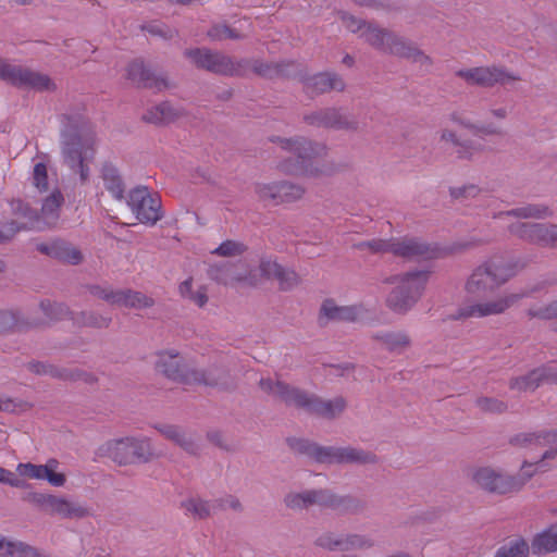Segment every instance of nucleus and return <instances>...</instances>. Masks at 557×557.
<instances>
[{
  "label": "nucleus",
  "instance_id": "nucleus-58",
  "mask_svg": "<svg viewBox=\"0 0 557 557\" xmlns=\"http://www.w3.org/2000/svg\"><path fill=\"white\" fill-rule=\"evenodd\" d=\"M10 557H50L37 548L23 542H13Z\"/></svg>",
  "mask_w": 557,
  "mask_h": 557
},
{
  "label": "nucleus",
  "instance_id": "nucleus-10",
  "mask_svg": "<svg viewBox=\"0 0 557 557\" xmlns=\"http://www.w3.org/2000/svg\"><path fill=\"white\" fill-rule=\"evenodd\" d=\"M0 79L18 88L38 91H52L57 88L48 75L4 61H0Z\"/></svg>",
  "mask_w": 557,
  "mask_h": 557
},
{
  "label": "nucleus",
  "instance_id": "nucleus-43",
  "mask_svg": "<svg viewBox=\"0 0 557 557\" xmlns=\"http://www.w3.org/2000/svg\"><path fill=\"white\" fill-rule=\"evenodd\" d=\"M530 552V544L523 537H516L500 546L495 557H528Z\"/></svg>",
  "mask_w": 557,
  "mask_h": 557
},
{
  "label": "nucleus",
  "instance_id": "nucleus-29",
  "mask_svg": "<svg viewBox=\"0 0 557 557\" xmlns=\"http://www.w3.org/2000/svg\"><path fill=\"white\" fill-rule=\"evenodd\" d=\"M188 384H202L211 387H227L230 384L228 372L218 366H212L208 369L193 368L189 373Z\"/></svg>",
  "mask_w": 557,
  "mask_h": 557
},
{
  "label": "nucleus",
  "instance_id": "nucleus-16",
  "mask_svg": "<svg viewBox=\"0 0 557 557\" xmlns=\"http://www.w3.org/2000/svg\"><path fill=\"white\" fill-rule=\"evenodd\" d=\"M508 232L528 243L557 248V224L516 221L508 225Z\"/></svg>",
  "mask_w": 557,
  "mask_h": 557
},
{
  "label": "nucleus",
  "instance_id": "nucleus-54",
  "mask_svg": "<svg viewBox=\"0 0 557 557\" xmlns=\"http://www.w3.org/2000/svg\"><path fill=\"white\" fill-rule=\"evenodd\" d=\"M40 309L50 320H62L71 313L64 304L51 302L50 300H42L40 302Z\"/></svg>",
  "mask_w": 557,
  "mask_h": 557
},
{
  "label": "nucleus",
  "instance_id": "nucleus-51",
  "mask_svg": "<svg viewBox=\"0 0 557 557\" xmlns=\"http://www.w3.org/2000/svg\"><path fill=\"white\" fill-rule=\"evenodd\" d=\"M374 546V541L368 535L358 533L344 534L343 552L351 549H369Z\"/></svg>",
  "mask_w": 557,
  "mask_h": 557
},
{
  "label": "nucleus",
  "instance_id": "nucleus-4",
  "mask_svg": "<svg viewBox=\"0 0 557 557\" xmlns=\"http://www.w3.org/2000/svg\"><path fill=\"white\" fill-rule=\"evenodd\" d=\"M283 503L293 511L308 510L317 506L341 515H357L364 509V503L361 499L351 495H338L327 488L290 491L284 496Z\"/></svg>",
  "mask_w": 557,
  "mask_h": 557
},
{
  "label": "nucleus",
  "instance_id": "nucleus-63",
  "mask_svg": "<svg viewBox=\"0 0 557 557\" xmlns=\"http://www.w3.org/2000/svg\"><path fill=\"white\" fill-rule=\"evenodd\" d=\"M33 184L39 191H46L48 188V174L45 163H37L33 171Z\"/></svg>",
  "mask_w": 557,
  "mask_h": 557
},
{
  "label": "nucleus",
  "instance_id": "nucleus-48",
  "mask_svg": "<svg viewBox=\"0 0 557 557\" xmlns=\"http://www.w3.org/2000/svg\"><path fill=\"white\" fill-rule=\"evenodd\" d=\"M344 544V534L333 531H325L319 534L314 540V545L329 552L342 550Z\"/></svg>",
  "mask_w": 557,
  "mask_h": 557
},
{
  "label": "nucleus",
  "instance_id": "nucleus-27",
  "mask_svg": "<svg viewBox=\"0 0 557 557\" xmlns=\"http://www.w3.org/2000/svg\"><path fill=\"white\" fill-rule=\"evenodd\" d=\"M248 61L250 62L248 72L252 71L267 78H274L278 76L296 77L300 73V65L294 61H283L277 63H268L260 60Z\"/></svg>",
  "mask_w": 557,
  "mask_h": 557
},
{
  "label": "nucleus",
  "instance_id": "nucleus-52",
  "mask_svg": "<svg viewBox=\"0 0 557 557\" xmlns=\"http://www.w3.org/2000/svg\"><path fill=\"white\" fill-rule=\"evenodd\" d=\"M475 406L479 410L485 413H503L508 408L505 401L494 397L486 396L478 397L475 399Z\"/></svg>",
  "mask_w": 557,
  "mask_h": 557
},
{
  "label": "nucleus",
  "instance_id": "nucleus-19",
  "mask_svg": "<svg viewBox=\"0 0 557 557\" xmlns=\"http://www.w3.org/2000/svg\"><path fill=\"white\" fill-rule=\"evenodd\" d=\"M304 121L315 127L357 131L358 121L348 113L335 108L320 109L304 116Z\"/></svg>",
  "mask_w": 557,
  "mask_h": 557
},
{
  "label": "nucleus",
  "instance_id": "nucleus-13",
  "mask_svg": "<svg viewBox=\"0 0 557 557\" xmlns=\"http://www.w3.org/2000/svg\"><path fill=\"white\" fill-rule=\"evenodd\" d=\"M455 75L470 86L482 88H492L520 79L519 76L499 65L465 67L456 71Z\"/></svg>",
  "mask_w": 557,
  "mask_h": 557
},
{
  "label": "nucleus",
  "instance_id": "nucleus-37",
  "mask_svg": "<svg viewBox=\"0 0 557 557\" xmlns=\"http://www.w3.org/2000/svg\"><path fill=\"white\" fill-rule=\"evenodd\" d=\"M530 546L532 554L537 556L557 552V525L535 534Z\"/></svg>",
  "mask_w": 557,
  "mask_h": 557
},
{
  "label": "nucleus",
  "instance_id": "nucleus-5",
  "mask_svg": "<svg viewBox=\"0 0 557 557\" xmlns=\"http://www.w3.org/2000/svg\"><path fill=\"white\" fill-rule=\"evenodd\" d=\"M428 280L429 272L424 270L409 271L389 277L387 283L395 287L386 298V306L396 313H407L420 300Z\"/></svg>",
  "mask_w": 557,
  "mask_h": 557
},
{
  "label": "nucleus",
  "instance_id": "nucleus-8",
  "mask_svg": "<svg viewBox=\"0 0 557 557\" xmlns=\"http://www.w3.org/2000/svg\"><path fill=\"white\" fill-rule=\"evenodd\" d=\"M102 451L119 465L148 462L160 456L147 437H125L109 441L103 445Z\"/></svg>",
  "mask_w": 557,
  "mask_h": 557
},
{
  "label": "nucleus",
  "instance_id": "nucleus-60",
  "mask_svg": "<svg viewBox=\"0 0 557 557\" xmlns=\"http://www.w3.org/2000/svg\"><path fill=\"white\" fill-rule=\"evenodd\" d=\"M245 246L238 242L225 240L219 247H216L212 253L222 257H235L243 253Z\"/></svg>",
  "mask_w": 557,
  "mask_h": 557
},
{
  "label": "nucleus",
  "instance_id": "nucleus-25",
  "mask_svg": "<svg viewBox=\"0 0 557 557\" xmlns=\"http://www.w3.org/2000/svg\"><path fill=\"white\" fill-rule=\"evenodd\" d=\"M379 458L375 454L351 446H327L325 463L375 465Z\"/></svg>",
  "mask_w": 557,
  "mask_h": 557
},
{
  "label": "nucleus",
  "instance_id": "nucleus-64",
  "mask_svg": "<svg viewBox=\"0 0 557 557\" xmlns=\"http://www.w3.org/2000/svg\"><path fill=\"white\" fill-rule=\"evenodd\" d=\"M540 384H557V369L553 366H546L535 369Z\"/></svg>",
  "mask_w": 557,
  "mask_h": 557
},
{
  "label": "nucleus",
  "instance_id": "nucleus-18",
  "mask_svg": "<svg viewBox=\"0 0 557 557\" xmlns=\"http://www.w3.org/2000/svg\"><path fill=\"white\" fill-rule=\"evenodd\" d=\"M207 274L210 280L225 286H256L259 283L257 273L244 263L222 262L212 264L209 267Z\"/></svg>",
  "mask_w": 557,
  "mask_h": 557
},
{
  "label": "nucleus",
  "instance_id": "nucleus-24",
  "mask_svg": "<svg viewBox=\"0 0 557 557\" xmlns=\"http://www.w3.org/2000/svg\"><path fill=\"white\" fill-rule=\"evenodd\" d=\"M368 318V310L362 305L337 306L333 300H325L321 307L319 321L326 324L329 321L357 322Z\"/></svg>",
  "mask_w": 557,
  "mask_h": 557
},
{
  "label": "nucleus",
  "instance_id": "nucleus-2",
  "mask_svg": "<svg viewBox=\"0 0 557 557\" xmlns=\"http://www.w3.org/2000/svg\"><path fill=\"white\" fill-rule=\"evenodd\" d=\"M259 386L262 392L283 400L287 406L301 408L324 419L332 420L339 417L347 407V401L343 396H336L333 399H323L317 395L309 394L282 381H274L270 377H262L259 381Z\"/></svg>",
  "mask_w": 557,
  "mask_h": 557
},
{
  "label": "nucleus",
  "instance_id": "nucleus-47",
  "mask_svg": "<svg viewBox=\"0 0 557 557\" xmlns=\"http://www.w3.org/2000/svg\"><path fill=\"white\" fill-rule=\"evenodd\" d=\"M77 325L106 329L111 323V318L92 311H83L72 318Z\"/></svg>",
  "mask_w": 557,
  "mask_h": 557
},
{
  "label": "nucleus",
  "instance_id": "nucleus-62",
  "mask_svg": "<svg viewBox=\"0 0 557 557\" xmlns=\"http://www.w3.org/2000/svg\"><path fill=\"white\" fill-rule=\"evenodd\" d=\"M528 315L530 318H539L543 320H550L557 318V300L548 304L545 307L529 309Z\"/></svg>",
  "mask_w": 557,
  "mask_h": 557
},
{
  "label": "nucleus",
  "instance_id": "nucleus-39",
  "mask_svg": "<svg viewBox=\"0 0 557 557\" xmlns=\"http://www.w3.org/2000/svg\"><path fill=\"white\" fill-rule=\"evenodd\" d=\"M101 173L106 189L115 199L122 200L124 198V184L117 169L112 164H104Z\"/></svg>",
  "mask_w": 557,
  "mask_h": 557
},
{
  "label": "nucleus",
  "instance_id": "nucleus-21",
  "mask_svg": "<svg viewBox=\"0 0 557 557\" xmlns=\"http://www.w3.org/2000/svg\"><path fill=\"white\" fill-rule=\"evenodd\" d=\"M385 53L407 59L426 69L433 65L432 58L422 51L417 44L393 30Z\"/></svg>",
  "mask_w": 557,
  "mask_h": 557
},
{
  "label": "nucleus",
  "instance_id": "nucleus-15",
  "mask_svg": "<svg viewBox=\"0 0 557 557\" xmlns=\"http://www.w3.org/2000/svg\"><path fill=\"white\" fill-rule=\"evenodd\" d=\"M529 295V290H522L519 293H510L493 300L466 305L460 307L451 318L454 320H459L500 314Z\"/></svg>",
  "mask_w": 557,
  "mask_h": 557
},
{
  "label": "nucleus",
  "instance_id": "nucleus-14",
  "mask_svg": "<svg viewBox=\"0 0 557 557\" xmlns=\"http://www.w3.org/2000/svg\"><path fill=\"white\" fill-rule=\"evenodd\" d=\"M89 293L110 305L129 309L140 310L151 308L154 305L153 298L131 288L113 289L110 286L91 285Z\"/></svg>",
  "mask_w": 557,
  "mask_h": 557
},
{
  "label": "nucleus",
  "instance_id": "nucleus-3",
  "mask_svg": "<svg viewBox=\"0 0 557 557\" xmlns=\"http://www.w3.org/2000/svg\"><path fill=\"white\" fill-rule=\"evenodd\" d=\"M90 133V123L85 115L81 113L64 115L62 129L63 162L74 173L79 174L82 183H85L89 177V169L86 162L91 157Z\"/></svg>",
  "mask_w": 557,
  "mask_h": 557
},
{
  "label": "nucleus",
  "instance_id": "nucleus-17",
  "mask_svg": "<svg viewBox=\"0 0 557 557\" xmlns=\"http://www.w3.org/2000/svg\"><path fill=\"white\" fill-rule=\"evenodd\" d=\"M14 219L9 222L0 223V244L10 242L18 232L22 231H41L40 221L28 203L22 200L11 202Z\"/></svg>",
  "mask_w": 557,
  "mask_h": 557
},
{
  "label": "nucleus",
  "instance_id": "nucleus-28",
  "mask_svg": "<svg viewBox=\"0 0 557 557\" xmlns=\"http://www.w3.org/2000/svg\"><path fill=\"white\" fill-rule=\"evenodd\" d=\"M156 429L168 440L174 442L177 446L190 455L198 454L200 447L197 436L181 426L172 424H159Z\"/></svg>",
  "mask_w": 557,
  "mask_h": 557
},
{
  "label": "nucleus",
  "instance_id": "nucleus-56",
  "mask_svg": "<svg viewBox=\"0 0 557 557\" xmlns=\"http://www.w3.org/2000/svg\"><path fill=\"white\" fill-rule=\"evenodd\" d=\"M481 188L475 184H465L461 186H454L449 188V195L451 198L465 201L468 199L475 198L480 195Z\"/></svg>",
  "mask_w": 557,
  "mask_h": 557
},
{
  "label": "nucleus",
  "instance_id": "nucleus-1",
  "mask_svg": "<svg viewBox=\"0 0 557 557\" xmlns=\"http://www.w3.org/2000/svg\"><path fill=\"white\" fill-rule=\"evenodd\" d=\"M271 141L278 147L294 154L296 158H286L277 164V169L294 176L321 177L331 174V168L326 163H322L319 159L326 156L327 148L325 145L312 141L304 136L295 137H273Z\"/></svg>",
  "mask_w": 557,
  "mask_h": 557
},
{
  "label": "nucleus",
  "instance_id": "nucleus-33",
  "mask_svg": "<svg viewBox=\"0 0 557 557\" xmlns=\"http://www.w3.org/2000/svg\"><path fill=\"white\" fill-rule=\"evenodd\" d=\"M184 114L185 111L182 107L165 101L150 108L144 115V120L153 124H162L174 122Z\"/></svg>",
  "mask_w": 557,
  "mask_h": 557
},
{
  "label": "nucleus",
  "instance_id": "nucleus-31",
  "mask_svg": "<svg viewBox=\"0 0 557 557\" xmlns=\"http://www.w3.org/2000/svg\"><path fill=\"white\" fill-rule=\"evenodd\" d=\"M305 87L307 92L319 95L331 90L343 91L345 83L336 73H319L306 78Z\"/></svg>",
  "mask_w": 557,
  "mask_h": 557
},
{
  "label": "nucleus",
  "instance_id": "nucleus-26",
  "mask_svg": "<svg viewBox=\"0 0 557 557\" xmlns=\"http://www.w3.org/2000/svg\"><path fill=\"white\" fill-rule=\"evenodd\" d=\"M127 78L139 87L154 88L157 90L168 89L173 86L165 77L157 76L145 66L143 61L138 60L129 63Z\"/></svg>",
  "mask_w": 557,
  "mask_h": 557
},
{
  "label": "nucleus",
  "instance_id": "nucleus-50",
  "mask_svg": "<svg viewBox=\"0 0 557 557\" xmlns=\"http://www.w3.org/2000/svg\"><path fill=\"white\" fill-rule=\"evenodd\" d=\"M540 384L536 370H532L525 375L513 377L509 381V388L518 392H533Z\"/></svg>",
  "mask_w": 557,
  "mask_h": 557
},
{
  "label": "nucleus",
  "instance_id": "nucleus-30",
  "mask_svg": "<svg viewBox=\"0 0 557 557\" xmlns=\"http://www.w3.org/2000/svg\"><path fill=\"white\" fill-rule=\"evenodd\" d=\"M48 513L59 515L65 519H82L91 515L90 509L79 502H72L53 495Z\"/></svg>",
  "mask_w": 557,
  "mask_h": 557
},
{
  "label": "nucleus",
  "instance_id": "nucleus-34",
  "mask_svg": "<svg viewBox=\"0 0 557 557\" xmlns=\"http://www.w3.org/2000/svg\"><path fill=\"white\" fill-rule=\"evenodd\" d=\"M552 210L540 203H530L522 207L515 208L508 211H502L494 214V219H504L508 216H515L518 219H545L552 216Z\"/></svg>",
  "mask_w": 557,
  "mask_h": 557
},
{
  "label": "nucleus",
  "instance_id": "nucleus-22",
  "mask_svg": "<svg viewBox=\"0 0 557 557\" xmlns=\"http://www.w3.org/2000/svg\"><path fill=\"white\" fill-rule=\"evenodd\" d=\"M59 461L54 458L47 460L45 465H35L32 462L18 463L16 472L21 476L33 480H47L48 483L55 487H61L66 482V476L63 473L57 472Z\"/></svg>",
  "mask_w": 557,
  "mask_h": 557
},
{
  "label": "nucleus",
  "instance_id": "nucleus-7",
  "mask_svg": "<svg viewBox=\"0 0 557 557\" xmlns=\"http://www.w3.org/2000/svg\"><path fill=\"white\" fill-rule=\"evenodd\" d=\"M530 463L524 461L521 466V474L509 475L492 467H482L473 471L472 480L482 490L494 494H508L519 492L534 475V471H528Z\"/></svg>",
  "mask_w": 557,
  "mask_h": 557
},
{
  "label": "nucleus",
  "instance_id": "nucleus-11",
  "mask_svg": "<svg viewBox=\"0 0 557 557\" xmlns=\"http://www.w3.org/2000/svg\"><path fill=\"white\" fill-rule=\"evenodd\" d=\"M511 444L531 450L545 448L540 459L534 462L525 460L530 463L528 470L534 466L536 467L535 470H533L534 473L536 471H547L548 467L546 466V460L555 459L557 457V431L550 430L520 433L511 438Z\"/></svg>",
  "mask_w": 557,
  "mask_h": 557
},
{
  "label": "nucleus",
  "instance_id": "nucleus-36",
  "mask_svg": "<svg viewBox=\"0 0 557 557\" xmlns=\"http://www.w3.org/2000/svg\"><path fill=\"white\" fill-rule=\"evenodd\" d=\"M392 30L388 28L381 27L380 25L370 22L369 26L360 34V38L363 39L373 49L385 53Z\"/></svg>",
  "mask_w": 557,
  "mask_h": 557
},
{
  "label": "nucleus",
  "instance_id": "nucleus-61",
  "mask_svg": "<svg viewBox=\"0 0 557 557\" xmlns=\"http://www.w3.org/2000/svg\"><path fill=\"white\" fill-rule=\"evenodd\" d=\"M388 239L374 238L371 240L360 242L355 245L358 250H368L372 253H387Z\"/></svg>",
  "mask_w": 557,
  "mask_h": 557
},
{
  "label": "nucleus",
  "instance_id": "nucleus-41",
  "mask_svg": "<svg viewBox=\"0 0 557 557\" xmlns=\"http://www.w3.org/2000/svg\"><path fill=\"white\" fill-rule=\"evenodd\" d=\"M53 259L64 263L76 265L83 261V255L81 250L77 249L72 244L55 238Z\"/></svg>",
  "mask_w": 557,
  "mask_h": 557
},
{
  "label": "nucleus",
  "instance_id": "nucleus-12",
  "mask_svg": "<svg viewBox=\"0 0 557 557\" xmlns=\"http://www.w3.org/2000/svg\"><path fill=\"white\" fill-rule=\"evenodd\" d=\"M126 202L143 224L152 226L163 216L160 197L151 194L147 187L137 186L129 190Z\"/></svg>",
  "mask_w": 557,
  "mask_h": 557
},
{
  "label": "nucleus",
  "instance_id": "nucleus-42",
  "mask_svg": "<svg viewBox=\"0 0 557 557\" xmlns=\"http://www.w3.org/2000/svg\"><path fill=\"white\" fill-rule=\"evenodd\" d=\"M442 140L453 143L456 146L457 157L460 159H471L475 153L482 150L480 145L472 143H460L455 132L450 129H443L441 133Z\"/></svg>",
  "mask_w": 557,
  "mask_h": 557
},
{
  "label": "nucleus",
  "instance_id": "nucleus-44",
  "mask_svg": "<svg viewBox=\"0 0 557 557\" xmlns=\"http://www.w3.org/2000/svg\"><path fill=\"white\" fill-rule=\"evenodd\" d=\"M182 507L187 513L198 519L208 518L215 511V504L213 502L203 500L200 498H190L182 503Z\"/></svg>",
  "mask_w": 557,
  "mask_h": 557
},
{
  "label": "nucleus",
  "instance_id": "nucleus-40",
  "mask_svg": "<svg viewBox=\"0 0 557 557\" xmlns=\"http://www.w3.org/2000/svg\"><path fill=\"white\" fill-rule=\"evenodd\" d=\"M26 369L38 375H49L55 379L73 380L76 377L75 373L71 370L55 367L51 363L41 361H29L26 363Z\"/></svg>",
  "mask_w": 557,
  "mask_h": 557
},
{
  "label": "nucleus",
  "instance_id": "nucleus-57",
  "mask_svg": "<svg viewBox=\"0 0 557 557\" xmlns=\"http://www.w3.org/2000/svg\"><path fill=\"white\" fill-rule=\"evenodd\" d=\"M208 36L213 40L243 38V36L236 29H233L224 24L213 25L208 30Z\"/></svg>",
  "mask_w": 557,
  "mask_h": 557
},
{
  "label": "nucleus",
  "instance_id": "nucleus-23",
  "mask_svg": "<svg viewBox=\"0 0 557 557\" xmlns=\"http://www.w3.org/2000/svg\"><path fill=\"white\" fill-rule=\"evenodd\" d=\"M387 252L407 260L428 259L433 255V250L425 242L413 237L389 238Z\"/></svg>",
  "mask_w": 557,
  "mask_h": 557
},
{
  "label": "nucleus",
  "instance_id": "nucleus-20",
  "mask_svg": "<svg viewBox=\"0 0 557 557\" xmlns=\"http://www.w3.org/2000/svg\"><path fill=\"white\" fill-rule=\"evenodd\" d=\"M154 367L157 372L163 374L169 380L183 384H188L189 373L194 368L175 349L159 351Z\"/></svg>",
  "mask_w": 557,
  "mask_h": 557
},
{
  "label": "nucleus",
  "instance_id": "nucleus-59",
  "mask_svg": "<svg viewBox=\"0 0 557 557\" xmlns=\"http://www.w3.org/2000/svg\"><path fill=\"white\" fill-rule=\"evenodd\" d=\"M339 16L343 25L354 34L360 35L364 30V28H367V26H369L370 24V22L357 18L356 16L347 12H341Z\"/></svg>",
  "mask_w": 557,
  "mask_h": 557
},
{
  "label": "nucleus",
  "instance_id": "nucleus-32",
  "mask_svg": "<svg viewBox=\"0 0 557 557\" xmlns=\"http://www.w3.org/2000/svg\"><path fill=\"white\" fill-rule=\"evenodd\" d=\"M63 201L64 198L61 191L54 190L44 200L40 214H38L36 210L32 209L40 221L41 230L45 227H52L57 224Z\"/></svg>",
  "mask_w": 557,
  "mask_h": 557
},
{
  "label": "nucleus",
  "instance_id": "nucleus-6",
  "mask_svg": "<svg viewBox=\"0 0 557 557\" xmlns=\"http://www.w3.org/2000/svg\"><path fill=\"white\" fill-rule=\"evenodd\" d=\"M184 55L196 67L222 76H245L250 64L248 59H236L208 48L186 49Z\"/></svg>",
  "mask_w": 557,
  "mask_h": 557
},
{
  "label": "nucleus",
  "instance_id": "nucleus-49",
  "mask_svg": "<svg viewBox=\"0 0 557 557\" xmlns=\"http://www.w3.org/2000/svg\"><path fill=\"white\" fill-rule=\"evenodd\" d=\"M280 203L295 202L302 198L306 189L302 185L289 181H280Z\"/></svg>",
  "mask_w": 557,
  "mask_h": 557
},
{
  "label": "nucleus",
  "instance_id": "nucleus-35",
  "mask_svg": "<svg viewBox=\"0 0 557 557\" xmlns=\"http://www.w3.org/2000/svg\"><path fill=\"white\" fill-rule=\"evenodd\" d=\"M373 338L394 354H401L411 345L410 336L404 331L377 332L373 335Z\"/></svg>",
  "mask_w": 557,
  "mask_h": 557
},
{
  "label": "nucleus",
  "instance_id": "nucleus-38",
  "mask_svg": "<svg viewBox=\"0 0 557 557\" xmlns=\"http://www.w3.org/2000/svg\"><path fill=\"white\" fill-rule=\"evenodd\" d=\"M288 445L293 450L307 455L318 462L325 463L327 446H320L304 438H288Z\"/></svg>",
  "mask_w": 557,
  "mask_h": 557
},
{
  "label": "nucleus",
  "instance_id": "nucleus-46",
  "mask_svg": "<svg viewBox=\"0 0 557 557\" xmlns=\"http://www.w3.org/2000/svg\"><path fill=\"white\" fill-rule=\"evenodd\" d=\"M280 188V181L271 183H257L255 185V193L261 201L277 206L281 205Z\"/></svg>",
  "mask_w": 557,
  "mask_h": 557
},
{
  "label": "nucleus",
  "instance_id": "nucleus-45",
  "mask_svg": "<svg viewBox=\"0 0 557 557\" xmlns=\"http://www.w3.org/2000/svg\"><path fill=\"white\" fill-rule=\"evenodd\" d=\"M32 326H37V323L21 320L16 313L11 311H0V333L25 331Z\"/></svg>",
  "mask_w": 557,
  "mask_h": 557
},
{
  "label": "nucleus",
  "instance_id": "nucleus-53",
  "mask_svg": "<svg viewBox=\"0 0 557 557\" xmlns=\"http://www.w3.org/2000/svg\"><path fill=\"white\" fill-rule=\"evenodd\" d=\"M271 278L276 280L280 288L283 290L292 289L299 282L298 275L295 271L282 265L278 267V270L274 272Z\"/></svg>",
  "mask_w": 557,
  "mask_h": 557
},
{
  "label": "nucleus",
  "instance_id": "nucleus-9",
  "mask_svg": "<svg viewBox=\"0 0 557 557\" xmlns=\"http://www.w3.org/2000/svg\"><path fill=\"white\" fill-rule=\"evenodd\" d=\"M513 275L512 269L497 261H487L475 268L467 281L466 290L474 296H483L505 284Z\"/></svg>",
  "mask_w": 557,
  "mask_h": 557
},
{
  "label": "nucleus",
  "instance_id": "nucleus-55",
  "mask_svg": "<svg viewBox=\"0 0 557 557\" xmlns=\"http://www.w3.org/2000/svg\"><path fill=\"white\" fill-rule=\"evenodd\" d=\"M32 408V404L21 400L14 399L7 395L0 394V411L8 413H22Z\"/></svg>",
  "mask_w": 557,
  "mask_h": 557
}]
</instances>
